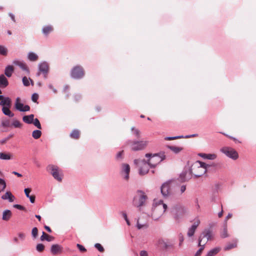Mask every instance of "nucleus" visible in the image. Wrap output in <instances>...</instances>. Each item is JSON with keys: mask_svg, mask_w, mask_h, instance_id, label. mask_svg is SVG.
Wrapping results in <instances>:
<instances>
[{"mask_svg": "<svg viewBox=\"0 0 256 256\" xmlns=\"http://www.w3.org/2000/svg\"><path fill=\"white\" fill-rule=\"evenodd\" d=\"M135 164L140 166L139 174L140 175H144L147 174L149 170L150 165L145 160H134Z\"/></svg>", "mask_w": 256, "mask_h": 256, "instance_id": "obj_7", "label": "nucleus"}, {"mask_svg": "<svg viewBox=\"0 0 256 256\" xmlns=\"http://www.w3.org/2000/svg\"><path fill=\"white\" fill-rule=\"evenodd\" d=\"M94 247L96 248L100 252H103L104 251V248L100 244H94Z\"/></svg>", "mask_w": 256, "mask_h": 256, "instance_id": "obj_52", "label": "nucleus"}, {"mask_svg": "<svg viewBox=\"0 0 256 256\" xmlns=\"http://www.w3.org/2000/svg\"><path fill=\"white\" fill-rule=\"evenodd\" d=\"M208 166H209L204 162L197 161L192 165L191 169L192 170V172H193V175L198 178L204 174Z\"/></svg>", "mask_w": 256, "mask_h": 256, "instance_id": "obj_2", "label": "nucleus"}, {"mask_svg": "<svg viewBox=\"0 0 256 256\" xmlns=\"http://www.w3.org/2000/svg\"><path fill=\"white\" fill-rule=\"evenodd\" d=\"M198 136V134H192V135H186V136H172V137L167 136V137H166L164 138V139L166 140H176V139H177V138H192V137L197 136Z\"/></svg>", "mask_w": 256, "mask_h": 256, "instance_id": "obj_20", "label": "nucleus"}, {"mask_svg": "<svg viewBox=\"0 0 256 256\" xmlns=\"http://www.w3.org/2000/svg\"><path fill=\"white\" fill-rule=\"evenodd\" d=\"M28 58L30 60L34 62L38 60V56L33 52H30L28 54Z\"/></svg>", "mask_w": 256, "mask_h": 256, "instance_id": "obj_33", "label": "nucleus"}, {"mask_svg": "<svg viewBox=\"0 0 256 256\" xmlns=\"http://www.w3.org/2000/svg\"><path fill=\"white\" fill-rule=\"evenodd\" d=\"M160 190L164 197H167L170 196L171 192L170 182L163 184L161 186Z\"/></svg>", "mask_w": 256, "mask_h": 256, "instance_id": "obj_13", "label": "nucleus"}, {"mask_svg": "<svg viewBox=\"0 0 256 256\" xmlns=\"http://www.w3.org/2000/svg\"><path fill=\"white\" fill-rule=\"evenodd\" d=\"M8 84V82L7 78L5 77L4 74L0 76V87L6 88Z\"/></svg>", "mask_w": 256, "mask_h": 256, "instance_id": "obj_25", "label": "nucleus"}, {"mask_svg": "<svg viewBox=\"0 0 256 256\" xmlns=\"http://www.w3.org/2000/svg\"><path fill=\"white\" fill-rule=\"evenodd\" d=\"M48 64L46 62H42L38 64V70L40 72L42 73L44 78H47V74L48 72Z\"/></svg>", "mask_w": 256, "mask_h": 256, "instance_id": "obj_15", "label": "nucleus"}, {"mask_svg": "<svg viewBox=\"0 0 256 256\" xmlns=\"http://www.w3.org/2000/svg\"><path fill=\"white\" fill-rule=\"evenodd\" d=\"M8 49L6 47L0 45V54L6 56L8 54Z\"/></svg>", "mask_w": 256, "mask_h": 256, "instance_id": "obj_41", "label": "nucleus"}, {"mask_svg": "<svg viewBox=\"0 0 256 256\" xmlns=\"http://www.w3.org/2000/svg\"><path fill=\"white\" fill-rule=\"evenodd\" d=\"M1 102H0V106H3L10 107L11 105V100L8 97H4L1 98Z\"/></svg>", "mask_w": 256, "mask_h": 256, "instance_id": "obj_22", "label": "nucleus"}, {"mask_svg": "<svg viewBox=\"0 0 256 256\" xmlns=\"http://www.w3.org/2000/svg\"><path fill=\"white\" fill-rule=\"evenodd\" d=\"M52 30L53 28L52 26H46L42 28V32L44 34L48 35L49 33L52 31Z\"/></svg>", "mask_w": 256, "mask_h": 256, "instance_id": "obj_35", "label": "nucleus"}, {"mask_svg": "<svg viewBox=\"0 0 256 256\" xmlns=\"http://www.w3.org/2000/svg\"><path fill=\"white\" fill-rule=\"evenodd\" d=\"M220 236L222 238H226L228 236V234L227 233V228H226V224H225L224 225V230L220 234Z\"/></svg>", "mask_w": 256, "mask_h": 256, "instance_id": "obj_44", "label": "nucleus"}, {"mask_svg": "<svg viewBox=\"0 0 256 256\" xmlns=\"http://www.w3.org/2000/svg\"><path fill=\"white\" fill-rule=\"evenodd\" d=\"M148 196L144 192L141 190H138L133 198V205L137 208L143 206Z\"/></svg>", "mask_w": 256, "mask_h": 256, "instance_id": "obj_4", "label": "nucleus"}, {"mask_svg": "<svg viewBox=\"0 0 256 256\" xmlns=\"http://www.w3.org/2000/svg\"><path fill=\"white\" fill-rule=\"evenodd\" d=\"M74 100L76 102L78 101L81 98V96L80 94H76L74 96Z\"/></svg>", "mask_w": 256, "mask_h": 256, "instance_id": "obj_63", "label": "nucleus"}, {"mask_svg": "<svg viewBox=\"0 0 256 256\" xmlns=\"http://www.w3.org/2000/svg\"><path fill=\"white\" fill-rule=\"evenodd\" d=\"M12 154L10 152H0V160H10L12 158Z\"/></svg>", "mask_w": 256, "mask_h": 256, "instance_id": "obj_29", "label": "nucleus"}, {"mask_svg": "<svg viewBox=\"0 0 256 256\" xmlns=\"http://www.w3.org/2000/svg\"><path fill=\"white\" fill-rule=\"evenodd\" d=\"M220 250L219 248H214L210 250L206 256H214L216 255Z\"/></svg>", "mask_w": 256, "mask_h": 256, "instance_id": "obj_37", "label": "nucleus"}, {"mask_svg": "<svg viewBox=\"0 0 256 256\" xmlns=\"http://www.w3.org/2000/svg\"><path fill=\"white\" fill-rule=\"evenodd\" d=\"M220 151L233 160H236L238 158V152L231 147L224 146L220 148Z\"/></svg>", "mask_w": 256, "mask_h": 256, "instance_id": "obj_6", "label": "nucleus"}, {"mask_svg": "<svg viewBox=\"0 0 256 256\" xmlns=\"http://www.w3.org/2000/svg\"><path fill=\"white\" fill-rule=\"evenodd\" d=\"M200 224V220L198 219L194 222L193 224L188 228L187 232V236L188 237H192L194 235L195 231L197 227Z\"/></svg>", "mask_w": 256, "mask_h": 256, "instance_id": "obj_16", "label": "nucleus"}, {"mask_svg": "<svg viewBox=\"0 0 256 256\" xmlns=\"http://www.w3.org/2000/svg\"><path fill=\"white\" fill-rule=\"evenodd\" d=\"M71 76L75 79H80L82 78L84 74V70L82 68L78 66L74 67L71 70Z\"/></svg>", "mask_w": 256, "mask_h": 256, "instance_id": "obj_9", "label": "nucleus"}, {"mask_svg": "<svg viewBox=\"0 0 256 256\" xmlns=\"http://www.w3.org/2000/svg\"><path fill=\"white\" fill-rule=\"evenodd\" d=\"M14 69L12 66L8 65L6 67L4 74L8 77H10L14 72Z\"/></svg>", "mask_w": 256, "mask_h": 256, "instance_id": "obj_30", "label": "nucleus"}, {"mask_svg": "<svg viewBox=\"0 0 256 256\" xmlns=\"http://www.w3.org/2000/svg\"><path fill=\"white\" fill-rule=\"evenodd\" d=\"M167 205L161 200H154L152 217L154 220H158L166 212Z\"/></svg>", "mask_w": 256, "mask_h": 256, "instance_id": "obj_1", "label": "nucleus"}, {"mask_svg": "<svg viewBox=\"0 0 256 256\" xmlns=\"http://www.w3.org/2000/svg\"><path fill=\"white\" fill-rule=\"evenodd\" d=\"M22 120L26 124H31L34 120V115L31 114L28 116H24L22 118Z\"/></svg>", "mask_w": 256, "mask_h": 256, "instance_id": "obj_27", "label": "nucleus"}, {"mask_svg": "<svg viewBox=\"0 0 256 256\" xmlns=\"http://www.w3.org/2000/svg\"><path fill=\"white\" fill-rule=\"evenodd\" d=\"M20 98H17L16 100L14 106L15 108L20 112H27L30 110V107L28 105L24 106L22 103L20 102Z\"/></svg>", "mask_w": 256, "mask_h": 256, "instance_id": "obj_14", "label": "nucleus"}, {"mask_svg": "<svg viewBox=\"0 0 256 256\" xmlns=\"http://www.w3.org/2000/svg\"><path fill=\"white\" fill-rule=\"evenodd\" d=\"M41 135L42 132L40 130H34L32 132V136L34 139H38Z\"/></svg>", "mask_w": 256, "mask_h": 256, "instance_id": "obj_39", "label": "nucleus"}, {"mask_svg": "<svg viewBox=\"0 0 256 256\" xmlns=\"http://www.w3.org/2000/svg\"><path fill=\"white\" fill-rule=\"evenodd\" d=\"M12 125L15 128H20L22 126V124L18 120H14Z\"/></svg>", "mask_w": 256, "mask_h": 256, "instance_id": "obj_45", "label": "nucleus"}, {"mask_svg": "<svg viewBox=\"0 0 256 256\" xmlns=\"http://www.w3.org/2000/svg\"><path fill=\"white\" fill-rule=\"evenodd\" d=\"M70 136L72 138L78 139L80 136V131L78 130H74L70 134Z\"/></svg>", "mask_w": 256, "mask_h": 256, "instance_id": "obj_36", "label": "nucleus"}, {"mask_svg": "<svg viewBox=\"0 0 256 256\" xmlns=\"http://www.w3.org/2000/svg\"><path fill=\"white\" fill-rule=\"evenodd\" d=\"M38 98V95L37 94H34L32 96V100L34 102H36Z\"/></svg>", "mask_w": 256, "mask_h": 256, "instance_id": "obj_55", "label": "nucleus"}, {"mask_svg": "<svg viewBox=\"0 0 256 256\" xmlns=\"http://www.w3.org/2000/svg\"><path fill=\"white\" fill-rule=\"evenodd\" d=\"M140 256H148V252L146 250H142L140 253Z\"/></svg>", "mask_w": 256, "mask_h": 256, "instance_id": "obj_60", "label": "nucleus"}, {"mask_svg": "<svg viewBox=\"0 0 256 256\" xmlns=\"http://www.w3.org/2000/svg\"><path fill=\"white\" fill-rule=\"evenodd\" d=\"M178 242H179L178 246L180 248H181L182 246L183 242L184 240V237L183 234L182 233H180L178 234Z\"/></svg>", "mask_w": 256, "mask_h": 256, "instance_id": "obj_43", "label": "nucleus"}, {"mask_svg": "<svg viewBox=\"0 0 256 256\" xmlns=\"http://www.w3.org/2000/svg\"><path fill=\"white\" fill-rule=\"evenodd\" d=\"M207 241L202 244V243L200 244V246H200V249L196 252V253L195 254H194V256H200L203 251V250H204V246H205V244H206V243Z\"/></svg>", "mask_w": 256, "mask_h": 256, "instance_id": "obj_38", "label": "nucleus"}, {"mask_svg": "<svg viewBox=\"0 0 256 256\" xmlns=\"http://www.w3.org/2000/svg\"><path fill=\"white\" fill-rule=\"evenodd\" d=\"M29 80H30L31 81L32 84L33 85V82H32V80L31 79H30V78H28L26 76H24L22 78V80L23 84L24 86H30Z\"/></svg>", "mask_w": 256, "mask_h": 256, "instance_id": "obj_42", "label": "nucleus"}, {"mask_svg": "<svg viewBox=\"0 0 256 256\" xmlns=\"http://www.w3.org/2000/svg\"><path fill=\"white\" fill-rule=\"evenodd\" d=\"M236 246V244H228L226 247L225 248L226 250H229L230 249H232V248H234Z\"/></svg>", "mask_w": 256, "mask_h": 256, "instance_id": "obj_54", "label": "nucleus"}, {"mask_svg": "<svg viewBox=\"0 0 256 256\" xmlns=\"http://www.w3.org/2000/svg\"><path fill=\"white\" fill-rule=\"evenodd\" d=\"M40 239L41 241L46 240L47 242H52L54 240V238L53 236H50L43 232Z\"/></svg>", "mask_w": 256, "mask_h": 256, "instance_id": "obj_24", "label": "nucleus"}, {"mask_svg": "<svg viewBox=\"0 0 256 256\" xmlns=\"http://www.w3.org/2000/svg\"><path fill=\"white\" fill-rule=\"evenodd\" d=\"M122 174L124 175V178L128 180L129 178V174L130 172V166L128 164H123L122 166Z\"/></svg>", "mask_w": 256, "mask_h": 256, "instance_id": "obj_17", "label": "nucleus"}, {"mask_svg": "<svg viewBox=\"0 0 256 256\" xmlns=\"http://www.w3.org/2000/svg\"><path fill=\"white\" fill-rule=\"evenodd\" d=\"M2 198L4 200H8L9 202H14L15 197L10 192H6L2 196Z\"/></svg>", "mask_w": 256, "mask_h": 256, "instance_id": "obj_19", "label": "nucleus"}, {"mask_svg": "<svg viewBox=\"0 0 256 256\" xmlns=\"http://www.w3.org/2000/svg\"><path fill=\"white\" fill-rule=\"evenodd\" d=\"M171 213L174 218L178 220L184 216L186 208L182 205L176 204L172 208Z\"/></svg>", "mask_w": 256, "mask_h": 256, "instance_id": "obj_5", "label": "nucleus"}, {"mask_svg": "<svg viewBox=\"0 0 256 256\" xmlns=\"http://www.w3.org/2000/svg\"><path fill=\"white\" fill-rule=\"evenodd\" d=\"M18 236L19 238L22 240H24L26 237L25 234L22 232L18 233Z\"/></svg>", "mask_w": 256, "mask_h": 256, "instance_id": "obj_58", "label": "nucleus"}, {"mask_svg": "<svg viewBox=\"0 0 256 256\" xmlns=\"http://www.w3.org/2000/svg\"><path fill=\"white\" fill-rule=\"evenodd\" d=\"M48 87L50 89L52 90L54 93H56V90L54 88L52 84H49Z\"/></svg>", "mask_w": 256, "mask_h": 256, "instance_id": "obj_61", "label": "nucleus"}, {"mask_svg": "<svg viewBox=\"0 0 256 256\" xmlns=\"http://www.w3.org/2000/svg\"><path fill=\"white\" fill-rule=\"evenodd\" d=\"M168 148L175 154H178L182 150V148L176 146H168Z\"/></svg>", "mask_w": 256, "mask_h": 256, "instance_id": "obj_34", "label": "nucleus"}, {"mask_svg": "<svg viewBox=\"0 0 256 256\" xmlns=\"http://www.w3.org/2000/svg\"><path fill=\"white\" fill-rule=\"evenodd\" d=\"M148 144L146 140H134L129 141L128 144L130 145L131 149L134 151L140 150L144 149Z\"/></svg>", "mask_w": 256, "mask_h": 256, "instance_id": "obj_8", "label": "nucleus"}, {"mask_svg": "<svg viewBox=\"0 0 256 256\" xmlns=\"http://www.w3.org/2000/svg\"><path fill=\"white\" fill-rule=\"evenodd\" d=\"M32 124H33L38 128L42 129L41 124L38 118L34 119Z\"/></svg>", "mask_w": 256, "mask_h": 256, "instance_id": "obj_46", "label": "nucleus"}, {"mask_svg": "<svg viewBox=\"0 0 256 256\" xmlns=\"http://www.w3.org/2000/svg\"><path fill=\"white\" fill-rule=\"evenodd\" d=\"M122 217L124 218V219L126 221V224H128V225L130 226V222L128 218L126 213L125 212H122Z\"/></svg>", "mask_w": 256, "mask_h": 256, "instance_id": "obj_51", "label": "nucleus"}, {"mask_svg": "<svg viewBox=\"0 0 256 256\" xmlns=\"http://www.w3.org/2000/svg\"><path fill=\"white\" fill-rule=\"evenodd\" d=\"M148 226V223L147 222H142L140 219H138L136 223V227L138 230H146Z\"/></svg>", "mask_w": 256, "mask_h": 256, "instance_id": "obj_23", "label": "nucleus"}, {"mask_svg": "<svg viewBox=\"0 0 256 256\" xmlns=\"http://www.w3.org/2000/svg\"><path fill=\"white\" fill-rule=\"evenodd\" d=\"M228 137L230 138V139H232V140H234V141L236 142V143H240L241 142L238 140H237L236 138H234L232 136H228Z\"/></svg>", "mask_w": 256, "mask_h": 256, "instance_id": "obj_64", "label": "nucleus"}, {"mask_svg": "<svg viewBox=\"0 0 256 256\" xmlns=\"http://www.w3.org/2000/svg\"><path fill=\"white\" fill-rule=\"evenodd\" d=\"M44 249V246L42 244H38L36 246V250L38 252H42Z\"/></svg>", "mask_w": 256, "mask_h": 256, "instance_id": "obj_48", "label": "nucleus"}, {"mask_svg": "<svg viewBox=\"0 0 256 256\" xmlns=\"http://www.w3.org/2000/svg\"><path fill=\"white\" fill-rule=\"evenodd\" d=\"M24 192L26 196L29 198L30 202L32 204L34 203L36 198L35 196L30 195V194L31 192V189L29 188H26L24 190Z\"/></svg>", "mask_w": 256, "mask_h": 256, "instance_id": "obj_28", "label": "nucleus"}, {"mask_svg": "<svg viewBox=\"0 0 256 256\" xmlns=\"http://www.w3.org/2000/svg\"><path fill=\"white\" fill-rule=\"evenodd\" d=\"M62 247L58 244H52L51 246L50 252L54 254H56L61 252Z\"/></svg>", "mask_w": 256, "mask_h": 256, "instance_id": "obj_21", "label": "nucleus"}, {"mask_svg": "<svg viewBox=\"0 0 256 256\" xmlns=\"http://www.w3.org/2000/svg\"><path fill=\"white\" fill-rule=\"evenodd\" d=\"M14 207L18 209V210H26L25 208L20 204H16L14 206Z\"/></svg>", "mask_w": 256, "mask_h": 256, "instance_id": "obj_56", "label": "nucleus"}, {"mask_svg": "<svg viewBox=\"0 0 256 256\" xmlns=\"http://www.w3.org/2000/svg\"><path fill=\"white\" fill-rule=\"evenodd\" d=\"M10 107L3 106L2 108V111L4 114L8 116L9 117L12 118L14 116V114L12 113L9 108Z\"/></svg>", "mask_w": 256, "mask_h": 256, "instance_id": "obj_32", "label": "nucleus"}, {"mask_svg": "<svg viewBox=\"0 0 256 256\" xmlns=\"http://www.w3.org/2000/svg\"><path fill=\"white\" fill-rule=\"evenodd\" d=\"M14 64L20 67L24 71H25L27 74H29L30 70L26 66V64L23 62L19 60H14L12 62Z\"/></svg>", "mask_w": 256, "mask_h": 256, "instance_id": "obj_18", "label": "nucleus"}, {"mask_svg": "<svg viewBox=\"0 0 256 256\" xmlns=\"http://www.w3.org/2000/svg\"><path fill=\"white\" fill-rule=\"evenodd\" d=\"M6 186V182L2 178H0V192L4 190Z\"/></svg>", "mask_w": 256, "mask_h": 256, "instance_id": "obj_40", "label": "nucleus"}, {"mask_svg": "<svg viewBox=\"0 0 256 256\" xmlns=\"http://www.w3.org/2000/svg\"><path fill=\"white\" fill-rule=\"evenodd\" d=\"M199 156L204 158H206L208 160H213L216 158V154H206L204 153H201L199 154Z\"/></svg>", "mask_w": 256, "mask_h": 256, "instance_id": "obj_31", "label": "nucleus"}, {"mask_svg": "<svg viewBox=\"0 0 256 256\" xmlns=\"http://www.w3.org/2000/svg\"><path fill=\"white\" fill-rule=\"evenodd\" d=\"M132 130L134 134L137 138H139L140 136V132L138 129H135L134 128H132Z\"/></svg>", "mask_w": 256, "mask_h": 256, "instance_id": "obj_50", "label": "nucleus"}, {"mask_svg": "<svg viewBox=\"0 0 256 256\" xmlns=\"http://www.w3.org/2000/svg\"><path fill=\"white\" fill-rule=\"evenodd\" d=\"M48 169L50 170L51 174L58 182H61L62 180V176L60 173L58 168L57 166L54 165H49L48 166Z\"/></svg>", "mask_w": 256, "mask_h": 256, "instance_id": "obj_10", "label": "nucleus"}, {"mask_svg": "<svg viewBox=\"0 0 256 256\" xmlns=\"http://www.w3.org/2000/svg\"><path fill=\"white\" fill-rule=\"evenodd\" d=\"M174 244H172V243H168V244H165V248H174Z\"/></svg>", "mask_w": 256, "mask_h": 256, "instance_id": "obj_59", "label": "nucleus"}, {"mask_svg": "<svg viewBox=\"0 0 256 256\" xmlns=\"http://www.w3.org/2000/svg\"><path fill=\"white\" fill-rule=\"evenodd\" d=\"M146 156L149 158L147 162L150 165V168H154L166 158L164 153L163 152L155 154L153 155L150 154H146Z\"/></svg>", "mask_w": 256, "mask_h": 256, "instance_id": "obj_3", "label": "nucleus"}, {"mask_svg": "<svg viewBox=\"0 0 256 256\" xmlns=\"http://www.w3.org/2000/svg\"><path fill=\"white\" fill-rule=\"evenodd\" d=\"M124 151L120 152L117 154H116V159L117 160H121L122 158V155H123Z\"/></svg>", "mask_w": 256, "mask_h": 256, "instance_id": "obj_57", "label": "nucleus"}, {"mask_svg": "<svg viewBox=\"0 0 256 256\" xmlns=\"http://www.w3.org/2000/svg\"><path fill=\"white\" fill-rule=\"evenodd\" d=\"M7 141H8V138H3V139H2V140H0V144H4L5 143H6V142H7Z\"/></svg>", "mask_w": 256, "mask_h": 256, "instance_id": "obj_62", "label": "nucleus"}, {"mask_svg": "<svg viewBox=\"0 0 256 256\" xmlns=\"http://www.w3.org/2000/svg\"><path fill=\"white\" fill-rule=\"evenodd\" d=\"M38 230L37 228L34 227L32 228V235L34 238H36L38 236Z\"/></svg>", "mask_w": 256, "mask_h": 256, "instance_id": "obj_49", "label": "nucleus"}, {"mask_svg": "<svg viewBox=\"0 0 256 256\" xmlns=\"http://www.w3.org/2000/svg\"><path fill=\"white\" fill-rule=\"evenodd\" d=\"M76 246L79 249V250L82 252H85L86 250L84 247L80 244H76Z\"/></svg>", "mask_w": 256, "mask_h": 256, "instance_id": "obj_53", "label": "nucleus"}, {"mask_svg": "<svg viewBox=\"0 0 256 256\" xmlns=\"http://www.w3.org/2000/svg\"><path fill=\"white\" fill-rule=\"evenodd\" d=\"M192 175L193 172L191 168H185L180 174V180L182 182H186L190 179Z\"/></svg>", "mask_w": 256, "mask_h": 256, "instance_id": "obj_11", "label": "nucleus"}, {"mask_svg": "<svg viewBox=\"0 0 256 256\" xmlns=\"http://www.w3.org/2000/svg\"><path fill=\"white\" fill-rule=\"evenodd\" d=\"M12 213L10 210H6L3 212L2 219L5 221H8L12 217Z\"/></svg>", "mask_w": 256, "mask_h": 256, "instance_id": "obj_26", "label": "nucleus"}, {"mask_svg": "<svg viewBox=\"0 0 256 256\" xmlns=\"http://www.w3.org/2000/svg\"><path fill=\"white\" fill-rule=\"evenodd\" d=\"M1 124L3 127H9L10 126V121L8 120H2Z\"/></svg>", "mask_w": 256, "mask_h": 256, "instance_id": "obj_47", "label": "nucleus"}, {"mask_svg": "<svg viewBox=\"0 0 256 256\" xmlns=\"http://www.w3.org/2000/svg\"><path fill=\"white\" fill-rule=\"evenodd\" d=\"M212 237V232L210 229H205L201 234L198 238V246H200L202 239L206 238L207 241L210 240Z\"/></svg>", "mask_w": 256, "mask_h": 256, "instance_id": "obj_12", "label": "nucleus"}]
</instances>
